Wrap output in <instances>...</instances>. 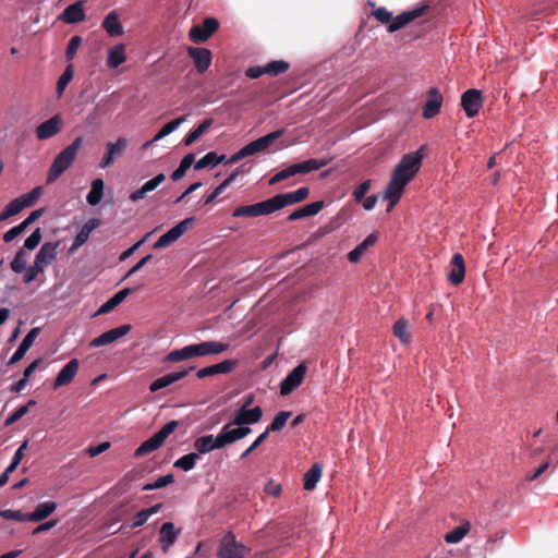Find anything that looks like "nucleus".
I'll return each mask as SVG.
<instances>
[{
	"instance_id": "f257e3e1",
	"label": "nucleus",
	"mask_w": 558,
	"mask_h": 558,
	"mask_svg": "<svg viewBox=\"0 0 558 558\" xmlns=\"http://www.w3.org/2000/svg\"><path fill=\"white\" fill-rule=\"evenodd\" d=\"M423 147L416 151L405 154L392 171L391 179L387 185L384 198L389 202L387 211L400 201L405 186L411 182L420 171L423 160Z\"/></svg>"
},
{
	"instance_id": "f03ea898",
	"label": "nucleus",
	"mask_w": 558,
	"mask_h": 558,
	"mask_svg": "<svg viewBox=\"0 0 558 558\" xmlns=\"http://www.w3.org/2000/svg\"><path fill=\"white\" fill-rule=\"evenodd\" d=\"M83 140L76 137L69 146L60 151L49 169L47 183L54 182L75 160L78 149L81 148Z\"/></svg>"
},
{
	"instance_id": "7ed1b4c3",
	"label": "nucleus",
	"mask_w": 558,
	"mask_h": 558,
	"mask_svg": "<svg viewBox=\"0 0 558 558\" xmlns=\"http://www.w3.org/2000/svg\"><path fill=\"white\" fill-rule=\"evenodd\" d=\"M284 133V130H277L275 132L268 133L265 136H262L255 141L243 146L239 151L230 157L227 161L228 163H234L239 160L252 156L262 151L267 150L279 137H281Z\"/></svg>"
},
{
	"instance_id": "20e7f679",
	"label": "nucleus",
	"mask_w": 558,
	"mask_h": 558,
	"mask_svg": "<svg viewBox=\"0 0 558 558\" xmlns=\"http://www.w3.org/2000/svg\"><path fill=\"white\" fill-rule=\"evenodd\" d=\"M329 160L327 159H308L299 163L290 165L289 167L280 170L276 173L270 180L269 184H276L283 180L289 179L290 177L296 174H304L311 171L319 170L327 166Z\"/></svg>"
},
{
	"instance_id": "39448f33",
	"label": "nucleus",
	"mask_w": 558,
	"mask_h": 558,
	"mask_svg": "<svg viewBox=\"0 0 558 558\" xmlns=\"http://www.w3.org/2000/svg\"><path fill=\"white\" fill-rule=\"evenodd\" d=\"M178 426L177 421H171L162 426V428L157 432L149 439L145 440L134 452L135 457H143L148 454L162 446L167 437L172 434Z\"/></svg>"
},
{
	"instance_id": "423d86ee",
	"label": "nucleus",
	"mask_w": 558,
	"mask_h": 558,
	"mask_svg": "<svg viewBox=\"0 0 558 558\" xmlns=\"http://www.w3.org/2000/svg\"><path fill=\"white\" fill-rule=\"evenodd\" d=\"M248 551L247 547L235 541L232 533H228L221 539L217 558H244Z\"/></svg>"
},
{
	"instance_id": "0eeeda50",
	"label": "nucleus",
	"mask_w": 558,
	"mask_h": 558,
	"mask_svg": "<svg viewBox=\"0 0 558 558\" xmlns=\"http://www.w3.org/2000/svg\"><path fill=\"white\" fill-rule=\"evenodd\" d=\"M193 217L185 218L178 225L172 227L169 231L162 234L153 245L154 248H163L170 246L179 238H181L194 223Z\"/></svg>"
},
{
	"instance_id": "6e6552de",
	"label": "nucleus",
	"mask_w": 558,
	"mask_h": 558,
	"mask_svg": "<svg viewBox=\"0 0 558 558\" xmlns=\"http://www.w3.org/2000/svg\"><path fill=\"white\" fill-rule=\"evenodd\" d=\"M306 372L307 365L305 363H300L296 367H294L281 381L280 393L282 396H288L298 387H300L304 380Z\"/></svg>"
},
{
	"instance_id": "1a4fd4ad",
	"label": "nucleus",
	"mask_w": 558,
	"mask_h": 558,
	"mask_svg": "<svg viewBox=\"0 0 558 558\" xmlns=\"http://www.w3.org/2000/svg\"><path fill=\"white\" fill-rule=\"evenodd\" d=\"M275 213L271 199H266L252 205L240 206L232 213L233 217H258Z\"/></svg>"
},
{
	"instance_id": "9d476101",
	"label": "nucleus",
	"mask_w": 558,
	"mask_h": 558,
	"mask_svg": "<svg viewBox=\"0 0 558 558\" xmlns=\"http://www.w3.org/2000/svg\"><path fill=\"white\" fill-rule=\"evenodd\" d=\"M308 193L310 189L306 186H302L293 192L278 194L271 197L270 199L276 211L286 206L293 205L304 201L308 196Z\"/></svg>"
},
{
	"instance_id": "9b49d317",
	"label": "nucleus",
	"mask_w": 558,
	"mask_h": 558,
	"mask_svg": "<svg viewBox=\"0 0 558 558\" xmlns=\"http://www.w3.org/2000/svg\"><path fill=\"white\" fill-rule=\"evenodd\" d=\"M461 106L468 118H474L483 107V96L478 89H468L461 96Z\"/></svg>"
},
{
	"instance_id": "f8f14e48",
	"label": "nucleus",
	"mask_w": 558,
	"mask_h": 558,
	"mask_svg": "<svg viewBox=\"0 0 558 558\" xmlns=\"http://www.w3.org/2000/svg\"><path fill=\"white\" fill-rule=\"evenodd\" d=\"M235 426V424H232L231 421L226 424L218 434L222 448L244 438L252 432L248 426Z\"/></svg>"
},
{
	"instance_id": "ddd939ff",
	"label": "nucleus",
	"mask_w": 558,
	"mask_h": 558,
	"mask_svg": "<svg viewBox=\"0 0 558 558\" xmlns=\"http://www.w3.org/2000/svg\"><path fill=\"white\" fill-rule=\"evenodd\" d=\"M219 23L216 19L208 17L203 22V24H196L190 29V39L193 43H203L207 40L214 32H216Z\"/></svg>"
},
{
	"instance_id": "4468645a",
	"label": "nucleus",
	"mask_w": 558,
	"mask_h": 558,
	"mask_svg": "<svg viewBox=\"0 0 558 558\" xmlns=\"http://www.w3.org/2000/svg\"><path fill=\"white\" fill-rule=\"evenodd\" d=\"M427 9V5H421L413 10L402 12L401 14L397 15L396 17L391 19V23L388 25V32L395 33L404 26H407L409 23L414 21L415 19L422 16Z\"/></svg>"
},
{
	"instance_id": "2eb2a0df",
	"label": "nucleus",
	"mask_w": 558,
	"mask_h": 558,
	"mask_svg": "<svg viewBox=\"0 0 558 558\" xmlns=\"http://www.w3.org/2000/svg\"><path fill=\"white\" fill-rule=\"evenodd\" d=\"M62 130V118L56 114L36 128V136L40 141L51 138Z\"/></svg>"
},
{
	"instance_id": "dca6fc26",
	"label": "nucleus",
	"mask_w": 558,
	"mask_h": 558,
	"mask_svg": "<svg viewBox=\"0 0 558 558\" xmlns=\"http://www.w3.org/2000/svg\"><path fill=\"white\" fill-rule=\"evenodd\" d=\"M131 330L130 325H121L117 328L110 329L100 336L94 338L89 342V347L98 348L102 345L110 344L114 342L116 340L120 339L121 337L125 336Z\"/></svg>"
},
{
	"instance_id": "f3484780",
	"label": "nucleus",
	"mask_w": 558,
	"mask_h": 558,
	"mask_svg": "<svg viewBox=\"0 0 558 558\" xmlns=\"http://www.w3.org/2000/svg\"><path fill=\"white\" fill-rule=\"evenodd\" d=\"M86 19L85 13V2L77 1L73 4H70L65 10L58 16L59 21H62L65 24H76L81 23Z\"/></svg>"
},
{
	"instance_id": "a211bd4d",
	"label": "nucleus",
	"mask_w": 558,
	"mask_h": 558,
	"mask_svg": "<svg viewBox=\"0 0 558 558\" xmlns=\"http://www.w3.org/2000/svg\"><path fill=\"white\" fill-rule=\"evenodd\" d=\"M442 105V95L436 87H432L427 92V99L423 107V117L432 119L440 112Z\"/></svg>"
},
{
	"instance_id": "6ab92c4d",
	"label": "nucleus",
	"mask_w": 558,
	"mask_h": 558,
	"mask_svg": "<svg viewBox=\"0 0 558 558\" xmlns=\"http://www.w3.org/2000/svg\"><path fill=\"white\" fill-rule=\"evenodd\" d=\"M128 146V140L119 137L114 143H107V153L99 162V167L105 169L114 162V159L123 154Z\"/></svg>"
},
{
	"instance_id": "aec40b11",
	"label": "nucleus",
	"mask_w": 558,
	"mask_h": 558,
	"mask_svg": "<svg viewBox=\"0 0 558 558\" xmlns=\"http://www.w3.org/2000/svg\"><path fill=\"white\" fill-rule=\"evenodd\" d=\"M194 357L220 354L229 349L228 343L220 341H204L201 343L191 344Z\"/></svg>"
},
{
	"instance_id": "412c9836",
	"label": "nucleus",
	"mask_w": 558,
	"mask_h": 558,
	"mask_svg": "<svg viewBox=\"0 0 558 558\" xmlns=\"http://www.w3.org/2000/svg\"><path fill=\"white\" fill-rule=\"evenodd\" d=\"M58 246L59 242H47L40 247L34 262L38 269L45 270L56 259Z\"/></svg>"
},
{
	"instance_id": "4be33fe9",
	"label": "nucleus",
	"mask_w": 558,
	"mask_h": 558,
	"mask_svg": "<svg viewBox=\"0 0 558 558\" xmlns=\"http://www.w3.org/2000/svg\"><path fill=\"white\" fill-rule=\"evenodd\" d=\"M78 368L80 362L76 359L70 360L57 375L53 383V389L69 385L76 376Z\"/></svg>"
},
{
	"instance_id": "5701e85b",
	"label": "nucleus",
	"mask_w": 558,
	"mask_h": 558,
	"mask_svg": "<svg viewBox=\"0 0 558 558\" xmlns=\"http://www.w3.org/2000/svg\"><path fill=\"white\" fill-rule=\"evenodd\" d=\"M263 411L259 407L253 409L240 408L232 420L235 426L252 425L260 421Z\"/></svg>"
},
{
	"instance_id": "b1692460",
	"label": "nucleus",
	"mask_w": 558,
	"mask_h": 558,
	"mask_svg": "<svg viewBox=\"0 0 558 558\" xmlns=\"http://www.w3.org/2000/svg\"><path fill=\"white\" fill-rule=\"evenodd\" d=\"M101 27L110 37H120L124 34L123 25L117 11H110L102 20Z\"/></svg>"
},
{
	"instance_id": "393cba45",
	"label": "nucleus",
	"mask_w": 558,
	"mask_h": 558,
	"mask_svg": "<svg viewBox=\"0 0 558 558\" xmlns=\"http://www.w3.org/2000/svg\"><path fill=\"white\" fill-rule=\"evenodd\" d=\"M189 56L193 59L194 64L199 73L205 72L211 63V52L206 48L190 47Z\"/></svg>"
},
{
	"instance_id": "a878e982",
	"label": "nucleus",
	"mask_w": 558,
	"mask_h": 558,
	"mask_svg": "<svg viewBox=\"0 0 558 558\" xmlns=\"http://www.w3.org/2000/svg\"><path fill=\"white\" fill-rule=\"evenodd\" d=\"M465 276V266H464V259L461 254H454L451 263L450 268L448 271V280L454 284H460Z\"/></svg>"
},
{
	"instance_id": "bb28decb",
	"label": "nucleus",
	"mask_w": 558,
	"mask_h": 558,
	"mask_svg": "<svg viewBox=\"0 0 558 558\" xmlns=\"http://www.w3.org/2000/svg\"><path fill=\"white\" fill-rule=\"evenodd\" d=\"M101 221L97 218H92L88 221H86L83 227L81 228L80 232L76 234L74 242L70 248L71 252H74L78 247H81L83 244L87 242L89 239L90 233L100 226Z\"/></svg>"
},
{
	"instance_id": "cd10ccee",
	"label": "nucleus",
	"mask_w": 558,
	"mask_h": 558,
	"mask_svg": "<svg viewBox=\"0 0 558 558\" xmlns=\"http://www.w3.org/2000/svg\"><path fill=\"white\" fill-rule=\"evenodd\" d=\"M191 369L192 368L180 371V372H174V373H169V374H167L165 376H161V377L157 378L149 386L150 392H156V391H158V390H160L162 388L169 387L172 384L183 379L189 374V372Z\"/></svg>"
},
{
	"instance_id": "c85d7f7f",
	"label": "nucleus",
	"mask_w": 558,
	"mask_h": 558,
	"mask_svg": "<svg viewBox=\"0 0 558 558\" xmlns=\"http://www.w3.org/2000/svg\"><path fill=\"white\" fill-rule=\"evenodd\" d=\"M39 333V329L38 328H33L25 337L24 339L22 340V342L20 343L17 350L14 352V354L11 356L10 361H9V365H13L15 363H17L19 361H21L24 355L26 354V352L29 350V348L33 345L36 337L38 336Z\"/></svg>"
},
{
	"instance_id": "c756f323",
	"label": "nucleus",
	"mask_w": 558,
	"mask_h": 558,
	"mask_svg": "<svg viewBox=\"0 0 558 558\" xmlns=\"http://www.w3.org/2000/svg\"><path fill=\"white\" fill-rule=\"evenodd\" d=\"M194 448L197 451L196 453H198V456H199V454L208 453L215 449H220V448H222V446L220 444V439H219L218 435L216 437H214L213 435H207V436L197 438L194 441Z\"/></svg>"
},
{
	"instance_id": "7c9ffc66",
	"label": "nucleus",
	"mask_w": 558,
	"mask_h": 558,
	"mask_svg": "<svg viewBox=\"0 0 558 558\" xmlns=\"http://www.w3.org/2000/svg\"><path fill=\"white\" fill-rule=\"evenodd\" d=\"M234 366H235L234 361L226 360L221 363L201 368L197 372V377L205 378V377L214 376L217 374H228L233 369Z\"/></svg>"
},
{
	"instance_id": "2f4dec72",
	"label": "nucleus",
	"mask_w": 558,
	"mask_h": 558,
	"mask_svg": "<svg viewBox=\"0 0 558 558\" xmlns=\"http://www.w3.org/2000/svg\"><path fill=\"white\" fill-rule=\"evenodd\" d=\"M324 206H325V204L323 201H317V202L307 204V205L294 210L293 213H291L288 216V220L294 221V220H299L302 218L315 216L324 208Z\"/></svg>"
},
{
	"instance_id": "473e14b6",
	"label": "nucleus",
	"mask_w": 558,
	"mask_h": 558,
	"mask_svg": "<svg viewBox=\"0 0 558 558\" xmlns=\"http://www.w3.org/2000/svg\"><path fill=\"white\" fill-rule=\"evenodd\" d=\"M180 531H177L173 523L166 522L161 525L159 541L163 551H167L177 541Z\"/></svg>"
},
{
	"instance_id": "72a5a7b5",
	"label": "nucleus",
	"mask_w": 558,
	"mask_h": 558,
	"mask_svg": "<svg viewBox=\"0 0 558 558\" xmlns=\"http://www.w3.org/2000/svg\"><path fill=\"white\" fill-rule=\"evenodd\" d=\"M166 180V177L165 174L162 173H159L157 174L155 178H153L151 180H148L147 182H145L141 189L134 191L131 195H130V199L132 202H137L142 198L145 197V195L148 193V192H151L154 191L159 184H161L163 181Z\"/></svg>"
},
{
	"instance_id": "f704fd0d",
	"label": "nucleus",
	"mask_w": 558,
	"mask_h": 558,
	"mask_svg": "<svg viewBox=\"0 0 558 558\" xmlns=\"http://www.w3.org/2000/svg\"><path fill=\"white\" fill-rule=\"evenodd\" d=\"M126 60L125 46L118 44L109 48L107 53V66L109 69H116Z\"/></svg>"
},
{
	"instance_id": "c9c22d12",
	"label": "nucleus",
	"mask_w": 558,
	"mask_h": 558,
	"mask_svg": "<svg viewBox=\"0 0 558 558\" xmlns=\"http://www.w3.org/2000/svg\"><path fill=\"white\" fill-rule=\"evenodd\" d=\"M392 333L399 339V341L407 345L412 340L410 331L409 320L407 318H399L392 326Z\"/></svg>"
},
{
	"instance_id": "e433bc0d",
	"label": "nucleus",
	"mask_w": 558,
	"mask_h": 558,
	"mask_svg": "<svg viewBox=\"0 0 558 558\" xmlns=\"http://www.w3.org/2000/svg\"><path fill=\"white\" fill-rule=\"evenodd\" d=\"M57 509L54 501H45L35 508L33 512L28 513V521L39 522L48 518Z\"/></svg>"
},
{
	"instance_id": "4c0bfd02",
	"label": "nucleus",
	"mask_w": 558,
	"mask_h": 558,
	"mask_svg": "<svg viewBox=\"0 0 558 558\" xmlns=\"http://www.w3.org/2000/svg\"><path fill=\"white\" fill-rule=\"evenodd\" d=\"M130 293L131 289L129 288L120 290L99 307L96 315H102L111 312L116 306L122 303Z\"/></svg>"
},
{
	"instance_id": "58836bf2",
	"label": "nucleus",
	"mask_w": 558,
	"mask_h": 558,
	"mask_svg": "<svg viewBox=\"0 0 558 558\" xmlns=\"http://www.w3.org/2000/svg\"><path fill=\"white\" fill-rule=\"evenodd\" d=\"M239 169L234 170L225 181H222L211 193L203 198L204 205L211 204L238 177Z\"/></svg>"
},
{
	"instance_id": "ea45409f",
	"label": "nucleus",
	"mask_w": 558,
	"mask_h": 558,
	"mask_svg": "<svg viewBox=\"0 0 558 558\" xmlns=\"http://www.w3.org/2000/svg\"><path fill=\"white\" fill-rule=\"evenodd\" d=\"M105 183L101 179H95L92 182L90 191L86 196V201L89 205L96 206L100 203L104 197Z\"/></svg>"
},
{
	"instance_id": "a19ab883",
	"label": "nucleus",
	"mask_w": 558,
	"mask_h": 558,
	"mask_svg": "<svg viewBox=\"0 0 558 558\" xmlns=\"http://www.w3.org/2000/svg\"><path fill=\"white\" fill-rule=\"evenodd\" d=\"M213 122H214L213 119H205L195 130L190 132L184 137V145L190 146L194 142H196L201 136L206 134L208 132V130L210 129V126L213 125Z\"/></svg>"
},
{
	"instance_id": "79ce46f5",
	"label": "nucleus",
	"mask_w": 558,
	"mask_h": 558,
	"mask_svg": "<svg viewBox=\"0 0 558 558\" xmlns=\"http://www.w3.org/2000/svg\"><path fill=\"white\" fill-rule=\"evenodd\" d=\"M322 466L319 464H314L305 474H304V489L313 490L319 478L322 477Z\"/></svg>"
},
{
	"instance_id": "37998d69",
	"label": "nucleus",
	"mask_w": 558,
	"mask_h": 558,
	"mask_svg": "<svg viewBox=\"0 0 558 558\" xmlns=\"http://www.w3.org/2000/svg\"><path fill=\"white\" fill-rule=\"evenodd\" d=\"M162 505L161 504H156L154 506H151L150 508L148 509H144V510H141L140 512L136 513V515L134 517L132 523H131V527H138V526H142L143 524L146 523V521L154 514L158 513L161 509Z\"/></svg>"
},
{
	"instance_id": "c03bdc74",
	"label": "nucleus",
	"mask_w": 558,
	"mask_h": 558,
	"mask_svg": "<svg viewBox=\"0 0 558 558\" xmlns=\"http://www.w3.org/2000/svg\"><path fill=\"white\" fill-rule=\"evenodd\" d=\"M193 357H194L193 350L190 344V345H185L179 350H173V351L169 352L166 355L165 361L170 362V363H175V362H180V361H184V360H190Z\"/></svg>"
},
{
	"instance_id": "a18cd8bd",
	"label": "nucleus",
	"mask_w": 558,
	"mask_h": 558,
	"mask_svg": "<svg viewBox=\"0 0 558 558\" xmlns=\"http://www.w3.org/2000/svg\"><path fill=\"white\" fill-rule=\"evenodd\" d=\"M186 120L185 116L179 117L167 124H165L153 137L151 142H158L165 136L169 135L173 131H175L184 121Z\"/></svg>"
},
{
	"instance_id": "49530a36",
	"label": "nucleus",
	"mask_w": 558,
	"mask_h": 558,
	"mask_svg": "<svg viewBox=\"0 0 558 558\" xmlns=\"http://www.w3.org/2000/svg\"><path fill=\"white\" fill-rule=\"evenodd\" d=\"M194 154H187L186 156H184L179 167L172 172L171 179L173 181H179L180 179H182L185 175L186 171L190 169V167L194 163Z\"/></svg>"
},
{
	"instance_id": "de8ad7c7",
	"label": "nucleus",
	"mask_w": 558,
	"mask_h": 558,
	"mask_svg": "<svg viewBox=\"0 0 558 558\" xmlns=\"http://www.w3.org/2000/svg\"><path fill=\"white\" fill-rule=\"evenodd\" d=\"M470 531V524L466 522L454 527L452 531L445 535V541L449 544L459 543Z\"/></svg>"
},
{
	"instance_id": "09e8293b",
	"label": "nucleus",
	"mask_w": 558,
	"mask_h": 558,
	"mask_svg": "<svg viewBox=\"0 0 558 558\" xmlns=\"http://www.w3.org/2000/svg\"><path fill=\"white\" fill-rule=\"evenodd\" d=\"M292 413L290 411H280L274 417L271 424L266 428L270 432H280L287 424L288 420L291 417Z\"/></svg>"
},
{
	"instance_id": "8fccbe9b",
	"label": "nucleus",
	"mask_w": 558,
	"mask_h": 558,
	"mask_svg": "<svg viewBox=\"0 0 558 558\" xmlns=\"http://www.w3.org/2000/svg\"><path fill=\"white\" fill-rule=\"evenodd\" d=\"M198 459H199L198 453L192 452V453L185 454V456L181 457L180 459H178L174 462V466L187 472V471H191L195 466L196 461Z\"/></svg>"
},
{
	"instance_id": "3c124183",
	"label": "nucleus",
	"mask_w": 558,
	"mask_h": 558,
	"mask_svg": "<svg viewBox=\"0 0 558 558\" xmlns=\"http://www.w3.org/2000/svg\"><path fill=\"white\" fill-rule=\"evenodd\" d=\"M217 165H219V160L217 159V153L210 151L207 153L203 158L194 162V169L201 170L207 167L214 168Z\"/></svg>"
},
{
	"instance_id": "603ef678",
	"label": "nucleus",
	"mask_w": 558,
	"mask_h": 558,
	"mask_svg": "<svg viewBox=\"0 0 558 558\" xmlns=\"http://www.w3.org/2000/svg\"><path fill=\"white\" fill-rule=\"evenodd\" d=\"M289 69V63L283 60H276L271 61L268 64L265 65L266 74L269 75H279L281 73H284Z\"/></svg>"
},
{
	"instance_id": "864d4df0",
	"label": "nucleus",
	"mask_w": 558,
	"mask_h": 558,
	"mask_svg": "<svg viewBox=\"0 0 558 558\" xmlns=\"http://www.w3.org/2000/svg\"><path fill=\"white\" fill-rule=\"evenodd\" d=\"M36 404V401L29 400L26 405L20 407L16 409L5 421V425L10 426L21 420L28 411L29 407H33Z\"/></svg>"
},
{
	"instance_id": "5fc2aeb1",
	"label": "nucleus",
	"mask_w": 558,
	"mask_h": 558,
	"mask_svg": "<svg viewBox=\"0 0 558 558\" xmlns=\"http://www.w3.org/2000/svg\"><path fill=\"white\" fill-rule=\"evenodd\" d=\"M0 517L5 520H13L17 522L28 521V513H23L21 510L5 509L0 511Z\"/></svg>"
},
{
	"instance_id": "6e6d98bb",
	"label": "nucleus",
	"mask_w": 558,
	"mask_h": 558,
	"mask_svg": "<svg viewBox=\"0 0 558 558\" xmlns=\"http://www.w3.org/2000/svg\"><path fill=\"white\" fill-rule=\"evenodd\" d=\"M26 268V253L24 252V250H20L13 260L11 262V269L16 272V274H20L22 272L24 269Z\"/></svg>"
},
{
	"instance_id": "4d7b16f0",
	"label": "nucleus",
	"mask_w": 558,
	"mask_h": 558,
	"mask_svg": "<svg viewBox=\"0 0 558 558\" xmlns=\"http://www.w3.org/2000/svg\"><path fill=\"white\" fill-rule=\"evenodd\" d=\"M72 77H73V68H72V65H69V66H66V69L64 70V72L61 74V76L58 80L57 92L59 95H62L64 88L71 82Z\"/></svg>"
},
{
	"instance_id": "13d9d810",
	"label": "nucleus",
	"mask_w": 558,
	"mask_h": 558,
	"mask_svg": "<svg viewBox=\"0 0 558 558\" xmlns=\"http://www.w3.org/2000/svg\"><path fill=\"white\" fill-rule=\"evenodd\" d=\"M174 477L172 474H167L158 477L154 483L147 484L143 487L144 490H153L162 488L171 483H173Z\"/></svg>"
},
{
	"instance_id": "bf43d9fd",
	"label": "nucleus",
	"mask_w": 558,
	"mask_h": 558,
	"mask_svg": "<svg viewBox=\"0 0 558 558\" xmlns=\"http://www.w3.org/2000/svg\"><path fill=\"white\" fill-rule=\"evenodd\" d=\"M27 448V441H24L19 448L17 450L15 451L13 458H12V461L11 463L9 464V466L7 468V473H12L13 471L16 470V468L19 466L21 460L23 459V454H24V450Z\"/></svg>"
},
{
	"instance_id": "052dcab7",
	"label": "nucleus",
	"mask_w": 558,
	"mask_h": 558,
	"mask_svg": "<svg viewBox=\"0 0 558 558\" xmlns=\"http://www.w3.org/2000/svg\"><path fill=\"white\" fill-rule=\"evenodd\" d=\"M81 45H82V37L78 35L73 36L69 40L66 51H65V57L69 61L75 57L76 51L81 47Z\"/></svg>"
},
{
	"instance_id": "680f3d73",
	"label": "nucleus",
	"mask_w": 558,
	"mask_h": 558,
	"mask_svg": "<svg viewBox=\"0 0 558 558\" xmlns=\"http://www.w3.org/2000/svg\"><path fill=\"white\" fill-rule=\"evenodd\" d=\"M41 193L43 189L40 186H37L33 189L29 193L20 196V198L24 204V207H29L40 197Z\"/></svg>"
},
{
	"instance_id": "e2e57ef3",
	"label": "nucleus",
	"mask_w": 558,
	"mask_h": 558,
	"mask_svg": "<svg viewBox=\"0 0 558 558\" xmlns=\"http://www.w3.org/2000/svg\"><path fill=\"white\" fill-rule=\"evenodd\" d=\"M373 15L380 23L388 24V25L391 23L392 14L390 11H388L384 7H380V8H377L376 10H374Z\"/></svg>"
},
{
	"instance_id": "0e129e2a",
	"label": "nucleus",
	"mask_w": 558,
	"mask_h": 558,
	"mask_svg": "<svg viewBox=\"0 0 558 558\" xmlns=\"http://www.w3.org/2000/svg\"><path fill=\"white\" fill-rule=\"evenodd\" d=\"M41 240V232L40 229L37 228L25 241H24V248L27 250H34L38 246Z\"/></svg>"
},
{
	"instance_id": "69168bd1",
	"label": "nucleus",
	"mask_w": 558,
	"mask_h": 558,
	"mask_svg": "<svg viewBox=\"0 0 558 558\" xmlns=\"http://www.w3.org/2000/svg\"><path fill=\"white\" fill-rule=\"evenodd\" d=\"M26 229V223H23L21 222L20 225L11 228L10 230H8L4 234H3V240L4 242H11L12 240H14L16 236H19L20 234H22Z\"/></svg>"
},
{
	"instance_id": "338daca9",
	"label": "nucleus",
	"mask_w": 558,
	"mask_h": 558,
	"mask_svg": "<svg viewBox=\"0 0 558 558\" xmlns=\"http://www.w3.org/2000/svg\"><path fill=\"white\" fill-rule=\"evenodd\" d=\"M23 271H25L24 276H23V281L25 283H29L36 279V277L38 276L39 272H43L44 270L38 269L37 265L34 263L33 266L25 268Z\"/></svg>"
},
{
	"instance_id": "774afa93",
	"label": "nucleus",
	"mask_w": 558,
	"mask_h": 558,
	"mask_svg": "<svg viewBox=\"0 0 558 558\" xmlns=\"http://www.w3.org/2000/svg\"><path fill=\"white\" fill-rule=\"evenodd\" d=\"M369 187H371L369 180H366L363 183H361L353 192V196H354L355 201L361 202L364 198L365 194L368 192Z\"/></svg>"
}]
</instances>
